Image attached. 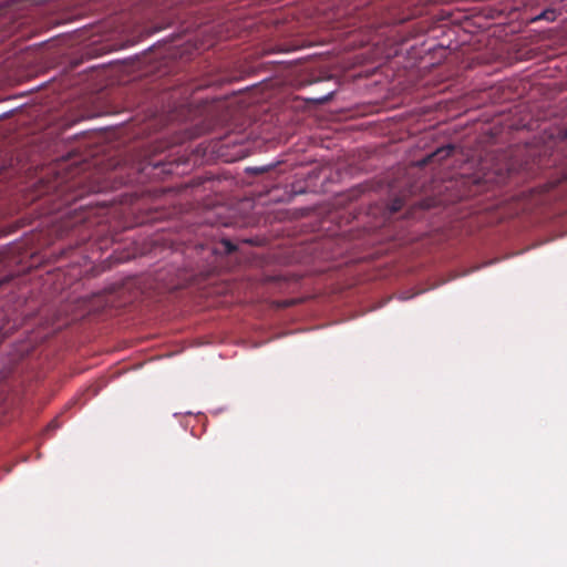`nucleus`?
<instances>
[{"instance_id":"f257e3e1","label":"nucleus","mask_w":567,"mask_h":567,"mask_svg":"<svg viewBox=\"0 0 567 567\" xmlns=\"http://www.w3.org/2000/svg\"><path fill=\"white\" fill-rule=\"evenodd\" d=\"M454 152L453 145H445L442 147H439L436 151L432 152L431 154L426 155L421 162V165H429L432 163H441L447 157L452 155Z\"/></svg>"},{"instance_id":"39448f33","label":"nucleus","mask_w":567,"mask_h":567,"mask_svg":"<svg viewBox=\"0 0 567 567\" xmlns=\"http://www.w3.org/2000/svg\"><path fill=\"white\" fill-rule=\"evenodd\" d=\"M3 264H4V256L2 254H0V269L3 267ZM6 280H1L0 281V286Z\"/></svg>"},{"instance_id":"423d86ee","label":"nucleus","mask_w":567,"mask_h":567,"mask_svg":"<svg viewBox=\"0 0 567 567\" xmlns=\"http://www.w3.org/2000/svg\"><path fill=\"white\" fill-rule=\"evenodd\" d=\"M58 427V423L55 421H52L49 425H48V430H53V429H56Z\"/></svg>"},{"instance_id":"7ed1b4c3","label":"nucleus","mask_w":567,"mask_h":567,"mask_svg":"<svg viewBox=\"0 0 567 567\" xmlns=\"http://www.w3.org/2000/svg\"><path fill=\"white\" fill-rule=\"evenodd\" d=\"M555 11L554 10H545L537 19H545L547 21L555 20Z\"/></svg>"},{"instance_id":"6e6552de","label":"nucleus","mask_w":567,"mask_h":567,"mask_svg":"<svg viewBox=\"0 0 567 567\" xmlns=\"http://www.w3.org/2000/svg\"><path fill=\"white\" fill-rule=\"evenodd\" d=\"M565 136L567 137V131H566V134H565Z\"/></svg>"},{"instance_id":"20e7f679","label":"nucleus","mask_w":567,"mask_h":567,"mask_svg":"<svg viewBox=\"0 0 567 567\" xmlns=\"http://www.w3.org/2000/svg\"><path fill=\"white\" fill-rule=\"evenodd\" d=\"M221 244H223V246H224V248H225L227 254H231V252H234L237 249L236 245H234L228 239L223 240Z\"/></svg>"},{"instance_id":"f03ea898","label":"nucleus","mask_w":567,"mask_h":567,"mask_svg":"<svg viewBox=\"0 0 567 567\" xmlns=\"http://www.w3.org/2000/svg\"><path fill=\"white\" fill-rule=\"evenodd\" d=\"M402 206H403V202L400 198H395L391 202L389 208L392 213H396L402 208Z\"/></svg>"},{"instance_id":"0eeeda50","label":"nucleus","mask_w":567,"mask_h":567,"mask_svg":"<svg viewBox=\"0 0 567 567\" xmlns=\"http://www.w3.org/2000/svg\"><path fill=\"white\" fill-rule=\"evenodd\" d=\"M255 171L258 172V173H264V172L267 171V168L266 167H258V168H255Z\"/></svg>"},{"instance_id":"1a4fd4ad","label":"nucleus","mask_w":567,"mask_h":567,"mask_svg":"<svg viewBox=\"0 0 567 567\" xmlns=\"http://www.w3.org/2000/svg\"><path fill=\"white\" fill-rule=\"evenodd\" d=\"M565 178L567 179V175L565 176Z\"/></svg>"}]
</instances>
